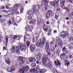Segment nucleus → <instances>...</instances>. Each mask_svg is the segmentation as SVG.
I'll return each mask as SVG.
<instances>
[{
	"mask_svg": "<svg viewBox=\"0 0 73 73\" xmlns=\"http://www.w3.org/2000/svg\"><path fill=\"white\" fill-rule=\"evenodd\" d=\"M3 40V36L1 35H0V42H1L2 40Z\"/></svg>",
	"mask_w": 73,
	"mask_h": 73,
	"instance_id": "obj_39",
	"label": "nucleus"
},
{
	"mask_svg": "<svg viewBox=\"0 0 73 73\" xmlns=\"http://www.w3.org/2000/svg\"><path fill=\"white\" fill-rule=\"evenodd\" d=\"M27 40V38H26V37L24 36V42H26V40Z\"/></svg>",
	"mask_w": 73,
	"mask_h": 73,
	"instance_id": "obj_53",
	"label": "nucleus"
},
{
	"mask_svg": "<svg viewBox=\"0 0 73 73\" xmlns=\"http://www.w3.org/2000/svg\"><path fill=\"white\" fill-rule=\"evenodd\" d=\"M51 30H49L48 31V35L50 36V32H51Z\"/></svg>",
	"mask_w": 73,
	"mask_h": 73,
	"instance_id": "obj_49",
	"label": "nucleus"
},
{
	"mask_svg": "<svg viewBox=\"0 0 73 73\" xmlns=\"http://www.w3.org/2000/svg\"><path fill=\"white\" fill-rule=\"evenodd\" d=\"M35 73H39V72L40 73L41 69L38 66H37L36 68H35Z\"/></svg>",
	"mask_w": 73,
	"mask_h": 73,
	"instance_id": "obj_9",
	"label": "nucleus"
},
{
	"mask_svg": "<svg viewBox=\"0 0 73 73\" xmlns=\"http://www.w3.org/2000/svg\"><path fill=\"white\" fill-rule=\"evenodd\" d=\"M55 49V47L54 46H51L50 47V50H51V52H53L54 51Z\"/></svg>",
	"mask_w": 73,
	"mask_h": 73,
	"instance_id": "obj_27",
	"label": "nucleus"
},
{
	"mask_svg": "<svg viewBox=\"0 0 73 73\" xmlns=\"http://www.w3.org/2000/svg\"><path fill=\"white\" fill-rule=\"evenodd\" d=\"M73 56V54H72L70 55L69 56V58H70L71 59H72V58H73V56Z\"/></svg>",
	"mask_w": 73,
	"mask_h": 73,
	"instance_id": "obj_46",
	"label": "nucleus"
},
{
	"mask_svg": "<svg viewBox=\"0 0 73 73\" xmlns=\"http://www.w3.org/2000/svg\"><path fill=\"white\" fill-rule=\"evenodd\" d=\"M62 8H63V9H65V8H65V6L63 5L62 6Z\"/></svg>",
	"mask_w": 73,
	"mask_h": 73,
	"instance_id": "obj_60",
	"label": "nucleus"
},
{
	"mask_svg": "<svg viewBox=\"0 0 73 73\" xmlns=\"http://www.w3.org/2000/svg\"><path fill=\"white\" fill-rule=\"evenodd\" d=\"M7 71H9V72H12V69H11V68L8 67L7 68Z\"/></svg>",
	"mask_w": 73,
	"mask_h": 73,
	"instance_id": "obj_36",
	"label": "nucleus"
},
{
	"mask_svg": "<svg viewBox=\"0 0 73 73\" xmlns=\"http://www.w3.org/2000/svg\"><path fill=\"white\" fill-rule=\"evenodd\" d=\"M48 26H45V25H44L43 27V29L45 32H48Z\"/></svg>",
	"mask_w": 73,
	"mask_h": 73,
	"instance_id": "obj_17",
	"label": "nucleus"
},
{
	"mask_svg": "<svg viewBox=\"0 0 73 73\" xmlns=\"http://www.w3.org/2000/svg\"><path fill=\"white\" fill-rule=\"evenodd\" d=\"M19 36H17L11 35V38H13V40H16V38H17Z\"/></svg>",
	"mask_w": 73,
	"mask_h": 73,
	"instance_id": "obj_21",
	"label": "nucleus"
},
{
	"mask_svg": "<svg viewBox=\"0 0 73 73\" xmlns=\"http://www.w3.org/2000/svg\"><path fill=\"white\" fill-rule=\"evenodd\" d=\"M66 50V48L65 46H64L62 49V51L63 52H65Z\"/></svg>",
	"mask_w": 73,
	"mask_h": 73,
	"instance_id": "obj_37",
	"label": "nucleus"
},
{
	"mask_svg": "<svg viewBox=\"0 0 73 73\" xmlns=\"http://www.w3.org/2000/svg\"><path fill=\"white\" fill-rule=\"evenodd\" d=\"M1 21L2 23H3L4 21V19H1Z\"/></svg>",
	"mask_w": 73,
	"mask_h": 73,
	"instance_id": "obj_57",
	"label": "nucleus"
},
{
	"mask_svg": "<svg viewBox=\"0 0 73 73\" xmlns=\"http://www.w3.org/2000/svg\"><path fill=\"white\" fill-rule=\"evenodd\" d=\"M54 63L56 64V66H61V63L60 62L59 60L58 59H56V61H55Z\"/></svg>",
	"mask_w": 73,
	"mask_h": 73,
	"instance_id": "obj_11",
	"label": "nucleus"
},
{
	"mask_svg": "<svg viewBox=\"0 0 73 73\" xmlns=\"http://www.w3.org/2000/svg\"><path fill=\"white\" fill-rule=\"evenodd\" d=\"M35 69H31L29 70V71L30 72H33V73H35Z\"/></svg>",
	"mask_w": 73,
	"mask_h": 73,
	"instance_id": "obj_29",
	"label": "nucleus"
},
{
	"mask_svg": "<svg viewBox=\"0 0 73 73\" xmlns=\"http://www.w3.org/2000/svg\"><path fill=\"white\" fill-rule=\"evenodd\" d=\"M56 53H60V48H58L56 50Z\"/></svg>",
	"mask_w": 73,
	"mask_h": 73,
	"instance_id": "obj_45",
	"label": "nucleus"
},
{
	"mask_svg": "<svg viewBox=\"0 0 73 73\" xmlns=\"http://www.w3.org/2000/svg\"><path fill=\"white\" fill-rule=\"evenodd\" d=\"M60 35L62 37L63 36V38H66L68 37V36L69 35V34L67 31H66L65 32H62Z\"/></svg>",
	"mask_w": 73,
	"mask_h": 73,
	"instance_id": "obj_5",
	"label": "nucleus"
},
{
	"mask_svg": "<svg viewBox=\"0 0 73 73\" xmlns=\"http://www.w3.org/2000/svg\"><path fill=\"white\" fill-rule=\"evenodd\" d=\"M29 60L30 62H35L36 60L35 58L31 57L29 59Z\"/></svg>",
	"mask_w": 73,
	"mask_h": 73,
	"instance_id": "obj_16",
	"label": "nucleus"
},
{
	"mask_svg": "<svg viewBox=\"0 0 73 73\" xmlns=\"http://www.w3.org/2000/svg\"><path fill=\"white\" fill-rule=\"evenodd\" d=\"M45 50L48 52L47 55H48V56H50L51 54L50 53V50H49V49L47 50Z\"/></svg>",
	"mask_w": 73,
	"mask_h": 73,
	"instance_id": "obj_25",
	"label": "nucleus"
},
{
	"mask_svg": "<svg viewBox=\"0 0 73 73\" xmlns=\"http://www.w3.org/2000/svg\"><path fill=\"white\" fill-rule=\"evenodd\" d=\"M3 12H4L5 13H7L8 12V11H7L5 10H3Z\"/></svg>",
	"mask_w": 73,
	"mask_h": 73,
	"instance_id": "obj_50",
	"label": "nucleus"
},
{
	"mask_svg": "<svg viewBox=\"0 0 73 73\" xmlns=\"http://www.w3.org/2000/svg\"><path fill=\"white\" fill-rule=\"evenodd\" d=\"M46 41V39L44 38H43V43H42V45H44L45 44V42Z\"/></svg>",
	"mask_w": 73,
	"mask_h": 73,
	"instance_id": "obj_35",
	"label": "nucleus"
},
{
	"mask_svg": "<svg viewBox=\"0 0 73 73\" xmlns=\"http://www.w3.org/2000/svg\"><path fill=\"white\" fill-rule=\"evenodd\" d=\"M31 29H33V27L32 26H30L28 25H27V31H30V32H31L32 31V30H31Z\"/></svg>",
	"mask_w": 73,
	"mask_h": 73,
	"instance_id": "obj_15",
	"label": "nucleus"
},
{
	"mask_svg": "<svg viewBox=\"0 0 73 73\" xmlns=\"http://www.w3.org/2000/svg\"><path fill=\"white\" fill-rule=\"evenodd\" d=\"M8 38H9L8 36H5V39L6 44H7V43H8Z\"/></svg>",
	"mask_w": 73,
	"mask_h": 73,
	"instance_id": "obj_31",
	"label": "nucleus"
},
{
	"mask_svg": "<svg viewBox=\"0 0 73 73\" xmlns=\"http://www.w3.org/2000/svg\"><path fill=\"white\" fill-rule=\"evenodd\" d=\"M15 13L16 14H17V15H18V14H19V12L17 11V10L15 11Z\"/></svg>",
	"mask_w": 73,
	"mask_h": 73,
	"instance_id": "obj_54",
	"label": "nucleus"
},
{
	"mask_svg": "<svg viewBox=\"0 0 73 73\" xmlns=\"http://www.w3.org/2000/svg\"><path fill=\"white\" fill-rule=\"evenodd\" d=\"M73 16V12L71 13L70 14V15H69V17H72V16Z\"/></svg>",
	"mask_w": 73,
	"mask_h": 73,
	"instance_id": "obj_51",
	"label": "nucleus"
},
{
	"mask_svg": "<svg viewBox=\"0 0 73 73\" xmlns=\"http://www.w3.org/2000/svg\"><path fill=\"white\" fill-rule=\"evenodd\" d=\"M16 47L15 48V47L14 46L12 47L11 49L12 52H13V53L15 52L16 50Z\"/></svg>",
	"mask_w": 73,
	"mask_h": 73,
	"instance_id": "obj_20",
	"label": "nucleus"
},
{
	"mask_svg": "<svg viewBox=\"0 0 73 73\" xmlns=\"http://www.w3.org/2000/svg\"><path fill=\"white\" fill-rule=\"evenodd\" d=\"M58 46H59V47H60V46H62V44L61 43H59Z\"/></svg>",
	"mask_w": 73,
	"mask_h": 73,
	"instance_id": "obj_55",
	"label": "nucleus"
},
{
	"mask_svg": "<svg viewBox=\"0 0 73 73\" xmlns=\"http://www.w3.org/2000/svg\"><path fill=\"white\" fill-rule=\"evenodd\" d=\"M53 13H54V12L52 11L51 10H48L47 11V13L46 14V17L47 19H49L50 17V15L52 16L53 15Z\"/></svg>",
	"mask_w": 73,
	"mask_h": 73,
	"instance_id": "obj_2",
	"label": "nucleus"
},
{
	"mask_svg": "<svg viewBox=\"0 0 73 73\" xmlns=\"http://www.w3.org/2000/svg\"><path fill=\"white\" fill-rule=\"evenodd\" d=\"M26 44L28 47H29L30 45V44H31L30 43V42L28 40H27V41H26Z\"/></svg>",
	"mask_w": 73,
	"mask_h": 73,
	"instance_id": "obj_34",
	"label": "nucleus"
},
{
	"mask_svg": "<svg viewBox=\"0 0 73 73\" xmlns=\"http://www.w3.org/2000/svg\"><path fill=\"white\" fill-rule=\"evenodd\" d=\"M14 6L15 7H17V8H19V7H20V5L17 4L15 5H14Z\"/></svg>",
	"mask_w": 73,
	"mask_h": 73,
	"instance_id": "obj_41",
	"label": "nucleus"
},
{
	"mask_svg": "<svg viewBox=\"0 0 73 73\" xmlns=\"http://www.w3.org/2000/svg\"><path fill=\"white\" fill-rule=\"evenodd\" d=\"M65 56V54L63 53L61 55H60V57L61 60H63L64 59V57Z\"/></svg>",
	"mask_w": 73,
	"mask_h": 73,
	"instance_id": "obj_26",
	"label": "nucleus"
},
{
	"mask_svg": "<svg viewBox=\"0 0 73 73\" xmlns=\"http://www.w3.org/2000/svg\"><path fill=\"white\" fill-rule=\"evenodd\" d=\"M32 68H35L36 66V64L35 63H33L31 64Z\"/></svg>",
	"mask_w": 73,
	"mask_h": 73,
	"instance_id": "obj_33",
	"label": "nucleus"
},
{
	"mask_svg": "<svg viewBox=\"0 0 73 73\" xmlns=\"http://www.w3.org/2000/svg\"><path fill=\"white\" fill-rule=\"evenodd\" d=\"M60 3H62L63 4L65 3V0H61L60 1Z\"/></svg>",
	"mask_w": 73,
	"mask_h": 73,
	"instance_id": "obj_52",
	"label": "nucleus"
},
{
	"mask_svg": "<svg viewBox=\"0 0 73 73\" xmlns=\"http://www.w3.org/2000/svg\"><path fill=\"white\" fill-rule=\"evenodd\" d=\"M47 61H49V59H48V56L47 55H44L42 59V62L44 65H46V63Z\"/></svg>",
	"mask_w": 73,
	"mask_h": 73,
	"instance_id": "obj_1",
	"label": "nucleus"
},
{
	"mask_svg": "<svg viewBox=\"0 0 73 73\" xmlns=\"http://www.w3.org/2000/svg\"><path fill=\"white\" fill-rule=\"evenodd\" d=\"M35 38L36 40V42H37V41H38V38H39L38 37V36H36L35 37Z\"/></svg>",
	"mask_w": 73,
	"mask_h": 73,
	"instance_id": "obj_38",
	"label": "nucleus"
},
{
	"mask_svg": "<svg viewBox=\"0 0 73 73\" xmlns=\"http://www.w3.org/2000/svg\"><path fill=\"white\" fill-rule=\"evenodd\" d=\"M16 49L15 50L16 52L17 53H20V50L19 49V48L18 47V46H17L16 47Z\"/></svg>",
	"mask_w": 73,
	"mask_h": 73,
	"instance_id": "obj_23",
	"label": "nucleus"
},
{
	"mask_svg": "<svg viewBox=\"0 0 73 73\" xmlns=\"http://www.w3.org/2000/svg\"><path fill=\"white\" fill-rule=\"evenodd\" d=\"M41 57H42L41 54H39L38 55L36 56V58L38 60H40L41 58Z\"/></svg>",
	"mask_w": 73,
	"mask_h": 73,
	"instance_id": "obj_18",
	"label": "nucleus"
},
{
	"mask_svg": "<svg viewBox=\"0 0 73 73\" xmlns=\"http://www.w3.org/2000/svg\"><path fill=\"white\" fill-rule=\"evenodd\" d=\"M8 8H9V6H8L7 5H6V9H8Z\"/></svg>",
	"mask_w": 73,
	"mask_h": 73,
	"instance_id": "obj_63",
	"label": "nucleus"
},
{
	"mask_svg": "<svg viewBox=\"0 0 73 73\" xmlns=\"http://www.w3.org/2000/svg\"><path fill=\"white\" fill-rule=\"evenodd\" d=\"M73 40V37H72L68 38V40L69 41H72Z\"/></svg>",
	"mask_w": 73,
	"mask_h": 73,
	"instance_id": "obj_40",
	"label": "nucleus"
},
{
	"mask_svg": "<svg viewBox=\"0 0 73 73\" xmlns=\"http://www.w3.org/2000/svg\"><path fill=\"white\" fill-rule=\"evenodd\" d=\"M7 64L8 65H9L10 63H11V61L9 59L5 60Z\"/></svg>",
	"mask_w": 73,
	"mask_h": 73,
	"instance_id": "obj_28",
	"label": "nucleus"
},
{
	"mask_svg": "<svg viewBox=\"0 0 73 73\" xmlns=\"http://www.w3.org/2000/svg\"><path fill=\"white\" fill-rule=\"evenodd\" d=\"M28 19L29 20H32V17L30 16H29L28 17Z\"/></svg>",
	"mask_w": 73,
	"mask_h": 73,
	"instance_id": "obj_42",
	"label": "nucleus"
},
{
	"mask_svg": "<svg viewBox=\"0 0 73 73\" xmlns=\"http://www.w3.org/2000/svg\"><path fill=\"white\" fill-rule=\"evenodd\" d=\"M20 50L21 51H23L24 52H25L26 50V47L25 45H23V46H20Z\"/></svg>",
	"mask_w": 73,
	"mask_h": 73,
	"instance_id": "obj_8",
	"label": "nucleus"
},
{
	"mask_svg": "<svg viewBox=\"0 0 73 73\" xmlns=\"http://www.w3.org/2000/svg\"><path fill=\"white\" fill-rule=\"evenodd\" d=\"M39 43H40L41 44H43V42H42V41L41 40H39L38 41V42Z\"/></svg>",
	"mask_w": 73,
	"mask_h": 73,
	"instance_id": "obj_56",
	"label": "nucleus"
},
{
	"mask_svg": "<svg viewBox=\"0 0 73 73\" xmlns=\"http://www.w3.org/2000/svg\"><path fill=\"white\" fill-rule=\"evenodd\" d=\"M35 48H36L35 45L34 44H33L30 46V48L31 49V52L34 51L35 50Z\"/></svg>",
	"mask_w": 73,
	"mask_h": 73,
	"instance_id": "obj_13",
	"label": "nucleus"
},
{
	"mask_svg": "<svg viewBox=\"0 0 73 73\" xmlns=\"http://www.w3.org/2000/svg\"><path fill=\"white\" fill-rule=\"evenodd\" d=\"M7 24L8 25H11V24H12V23L10 20L9 21V22L7 23Z\"/></svg>",
	"mask_w": 73,
	"mask_h": 73,
	"instance_id": "obj_47",
	"label": "nucleus"
},
{
	"mask_svg": "<svg viewBox=\"0 0 73 73\" xmlns=\"http://www.w3.org/2000/svg\"><path fill=\"white\" fill-rule=\"evenodd\" d=\"M54 42V40H52L50 43V44L51 45H52V44H53Z\"/></svg>",
	"mask_w": 73,
	"mask_h": 73,
	"instance_id": "obj_48",
	"label": "nucleus"
},
{
	"mask_svg": "<svg viewBox=\"0 0 73 73\" xmlns=\"http://www.w3.org/2000/svg\"><path fill=\"white\" fill-rule=\"evenodd\" d=\"M12 20L13 22H15V18L14 17H13L12 19Z\"/></svg>",
	"mask_w": 73,
	"mask_h": 73,
	"instance_id": "obj_62",
	"label": "nucleus"
},
{
	"mask_svg": "<svg viewBox=\"0 0 73 73\" xmlns=\"http://www.w3.org/2000/svg\"><path fill=\"white\" fill-rule=\"evenodd\" d=\"M69 49H73V46H70V47H69Z\"/></svg>",
	"mask_w": 73,
	"mask_h": 73,
	"instance_id": "obj_61",
	"label": "nucleus"
},
{
	"mask_svg": "<svg viewBox=\"0 0 73 73\" xmlns=\"http://www.w3.org/2000/svg\"><path fill=\"white\" fill-rule=\"evenodd\" d=\"M54 73H58V72H57V70H55L54 71Z\"/></svg>",
	"mask_w": 73,
	"mask_h": 73,
	"instance_id": "obj_64",
	"label": "nucleus"
},
{
	"mask_svg": "<svg viewBox=\"0 0 73 73\" xmlns=\"http://www.w3.org/2000/svg\"><path fill=\"white\" fill-rule=\"evenodd\" d=\"M69 1L70 3H73V0H69Z\"/></svg>",
	"mask_w": 73,
	"mask_h": 73,
	"instance_id": "obj_59",
	"label": "nucleus"
},
{
	"mask_svg": "<svg viewBox=\"0 0 73 73\" xmlns=\"http://www.w3.org/2000/svg\"><path fill=\"white\" fill-rule=\"evenodd\" d=\"M65 9L66 10V13H69V10L68 9V8L66 7L65 8Z\"/></svg>",
	"mask_w": 73,
	"mask_h": 73,
	"instance_id": "obj_44",
	"label": "nucleus"
},
{
	"mask_svg": "<svg viewBox=\"0 0 73 73\" xmlns=\"http://www.w3.org/2000/svg\"><path fill=\"white\" fill-rule=\"evenodd\" d=\"M11 70H12V72H13V70H15V68L14 67V66L11 67Z\"/></svg>",
	"mask_w": 73,
	"mask_h": 73,
	"instance_id": "obj_43",
	"label": "nucleus"
},
{
	"mask_svg": "<svg viewBox=\"0 0 73 73\" xmlns=\"http://www.w3.org/2000/svg\"><path fill=\"white\" fill-rule=\"evenodd\" d=\"M46 71V69H42L40 71V73H42L43 72H45Z\"/></svg>",
	"mask_w": 73,
	"mask_h": 73,
	"instance_id": "obj_30",
	"label": "nucleus"
},
{
	"mask_svg": "<svg viewBox=\"0 0 73 73\" xmlns=\"http://www.w3.org/2000/svg\"><path fill=\"white\" fill-rule=\"evenodd\" d=\"M42 1L44 3V4H45V9L47 10L46 8L48 7V1L46 0H42Z\"/></svg>",
	"mask_w": 73,
	"mask_h": 73,
	"instance_id": "obj_12",
	"label": "nucleus"
},
{
	"mask_svg": "<svg viewBox=\"0 0 73 73\" xmlns=\"http://www.w3.org/2000/svg\"><path fill=\"white\" fill-rule=\"evenodd\" d=\"M24 10V8H22L21 10V13H23V10Z\"/></svg>",
	"mask_w": 73,
	"mask_h": 73,
	"instance_id": "obj_58",
	"label": "nucleus"
},
{
	"mask_svg": "<svg viewBox=\"0 0 73 73\" xmlns=\"http://www.w3.org/2000/svg\"><path fill=\"white\" fill-rule=\"evenodd\" d=\"M36 45L37 46H39V47L40 49H41L43 48V45H42V44L41 43H39L38 42L36 44Z\"/></svg>",
	"mask_w": 73,
	"mask_h": 73,
	"instance_id": "obj_14",
	"label": "nucleus"
},
{
	"mask_svg": "<svg viewBox=\"0 0 73 73\" xmlns=\"http://www.w3.org/2000/svg\"><path fill=\"white\" fill-rule=\"evenodd\" d=\"M23 70H21V71H22V73H24V72H23V70L24 71H25V72H27V71H28V70L29 69V66H26L25 67H23Z\"/></svg>",
	"mask_w": 73,
	"mask_h": 73,
	"instance_id": "obj_7",
	"label": "nucleus"
},
{
	"mask_svg": "<svg viewBox=\"0 0 73 73\" xmlns=\"http://www.w3.org/2000/svg\"><path fill=\"white\" fill-rule=\"evenodd\" d=\"M40 9V7L38 5H36L35 6H34L33 11H34V13L35 14H38V12L37 11L38 10Z\"/></svg>",
	"mask_w": 73,
	"mask_h": 73,
	"instance_id": "obj_3",
	"label": "nucleus"
},
{
	"mask_svg": "<svg viewBox=\"0 0 73 73\" xmlns=\"http://www.w3.org/2000/svg\"><path fill=\"white\" fill-rule=\"evenodd\" d=\"M65 61V64L67 66H68L70 65V63L69 62H68V61L67 60Z\"/></svg>",
	"mask_w": 73,
	"mask_h": 73,
	"instance_id": "obj_24",
	"label": "nucleus"
},
{
	"mask_svg": "<svg viewBox=\"0 0 73 73\" xmlns=\"http://www.w3.org/2000/svg\"><path fill=\"white\" fill-rule=\"evenodd\" d=\"M47 67L49 68L50 69H52L53 68V64L51 62H49L47 64Z\"/></svg>",
	"mask_w": 73,
	"mask_h": 73,
	"instance_id": "obj_10",
	"label": "nucleus"
},
{
	"mask_svg": "<svg viewBox=\"0 0 73 73\" xmlns=\"http://www.w3.org/2000/svg\"><path fill=\"white\" fill-rule=\"evenodd\" d=\"M16 11H17V9L15 7H13L12 9V11H13V12H15Z\"/></svg>",
	"mask_w": 73,
	"mask_h": 73,
	"instance_id": "obj_32",
	"label": "nucleus"
},
{
	"mask_svg": "<svg viewBox=\"0 0 73 73\" xmlns=\"http://www.w3.org/2000/svg\"><path fill=\"white\" fill-rule=\"evenodd\" d=\"M27 13L30 16H32L33 14V11H30L28 12Z\"/></svg>",
	"mask_w": 73,
	"mask_h": 73,
	"instance_id": "obj_22",
	"label": "nucleus"
},
{
	"mask_svg": "<svg viewBox=\"0 0 73 73\" xmlns=\"http://www.w3.org/2000/svg\"><path fill=\"white\" fill-rule=\"evenodd\" d=\"M49 43L48 42H46V46L45 47V50H49Z\"/></svg>",
	"mask_w": 73,
	"mask_h": 73,
	"instance_id": "obj_19",
	"label": "nucleus"
},
{
	"mask_svg": "<svg viewBox=\"0 0 73 73\" xmlns=\"http://www.w3.org/2000/svg\"><path fill=\"white\" fill-rule=\"evenodd\" d=\"M19 59L20 60V64H23L25 62V58L22 56H19Z\"/></svg>",
	"mask_w": 73,
	"mask_h": 73,
	"instance_id": "obj_6",
	"label": "nucleus"
},
{
	"mask_svg": "<svg viewBox=\"0 0 73 73\" xmlns=\"http://www.w3.org/2000/svg\"><path fill=\"white\" fill-rule=\"evenodd\" d=\"M59 0H54V2H51L50 3V4L52 6H56L57 5H58V2Z\"/></svg>",
	"mask_w": 73,
	"mask_h": 73,
	"instance_id": "obj_4",
	"label": "nucleus"
}]
</instances>
